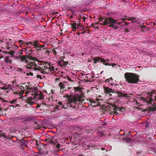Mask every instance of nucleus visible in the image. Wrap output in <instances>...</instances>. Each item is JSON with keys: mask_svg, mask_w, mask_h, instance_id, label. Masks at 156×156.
<instances>
[{"mask_svg": "<svg viewBox=\"0 0 156 156\" xmlns=\"http://www.w3.org/2000/svg\"><path fill=\"white\" fill-rule=\"evenodd\" d=\"M6 53L11 55L12 57L16 58L17 59L20 58L21 62L25 60L26 63L29 62L27 68L28 69L31 71L39 70L43 73L50 74L55 72V67L49 63L38 60L31 59L30 62L27 60V57L25 56H19L18 57H15L14 54V51H10Z\"/></svg>", "mask_w": 156, "mask_h": 156, "instance_id": "f257e3e1", "label": "nucleus"}, {"mask_svg": "<svg viewBox=\"0 0 156 156\" xmlns=\"http://www.w3.org/2000/svg\"><path fill=\"white\" fill-rule=\"evenodd\" d=\"M26 96L27 98V102L30 105H33L35 103L36 100H43L44 96L40 91L34 88L26 92Z\"/></svg>", "mask_w": 156, "mask_h": 156, "instance_id": "f03ea898", "label": "nucleus"}, {"mask_svg": "<svg viewBox=\"0 0 156 156\" xmlns=\"http://www.w3.org/2000/svg\"><path fill=\"white\" fill-rule=\"evenodd\" d=\"M71 99V105L77 103L81 104L84 101V94L82 93V88L80 87H73L70 90Z\"/></svg>", "mask_w": 156, "mask_h": 156, "instance_id": "7ed1b4c3", "label": "nucleus"}, {"mask_svg": "<svg viewBox=\"0 0 156 156\" xmlns=\"http://www.w3.org/2000/svg\"><path fill=\"white\" fill-rule=\"evenodd\" d=\"M124 76L127 82L129 83H136L139 80L138 76L132 73H126L125 74Z\"/></svg>", "mask_w": 156, "mask_h": 156, "instance_id": "20e7f679", "label": "nucleus"}, {"mask_svg": "<svg viewBox=\"0 0 156 156\" xmlns=\"http://www.w3.org/2000/svg\"><path fill=\"white\" fill-rule=\"evenodd\" d=\"M94 63H97V62H101L103 63L106 66H111L112 67H114L117 65L116 64L113 63L109 64L108 63L106 62L107 61H108V60H105L103 58H100L99 57H95L94 58Z\"/></svg>", "mask_w": 156, "mask_h": 156, "instance_id": "39448f33", "label": "nucleus"}, {"mask_svg": "<svg viewBox=\"0 0 156 156\" xmlns=\"http://www.w3.org/2000/svg\"><path fill=\"white\" fill-rule=\"evenodd\" d=\"M116 21L111 17H109L105 20L104 21L105 24L108 25V26L113 28L114 25L116 23Z\"/></svg>", "mask_w": 156, "mask_h": 156, "instance_id": "423d86ee", "label": "nucleus"}, {"mask_svg": "<svg viewBox=\"0 0 156 156\" xmlns=\"http://www.w3.org/2000/svg\"><path fill=\"white\" fill-rule=\"evenodd\" d=\"M30 44H32L35 47V48L37 49L38 50L43 48V49H44L45 48H46L45 45H40L38 44L37 41H35L33 42H29L28 43V45H29Z\"/></svg>", "mask_w": 156, "mask_h": 156, "instance_id": "0eeeda50", "label": "nucleus"}, {"mask_svg": "<svg viewBox=\"0 0 156 156\" xmlns=\"http://www.w3.org/2000/svg\"><path fill=\"white\" fill-rule=\"evenodd\" d=\"M71 99L69 98V101H67L66 102L64 103L63 105H65V107H66L67 108L68 107H72L74 108H75V105H78L80 104L75 103L74 104H72V105H71Z\"/></svg>", "mask_w": 156, "mask_h": 156, "instance_id": "6e6552de", "label": "nucleus"}, {"mask_svg": "<svg viewBox=\"0 0 156 156\" xmlns=\"http://www.w3.org/2000/svg\"><path fill=\"white\" fill-rule=\"evenodd\" d=\"M11 83V84H10V90H13L14 89L19 88V85L16 82V81H12Z\"/></svg>", "mask_w": 156, "mask_h": 156, "instance_id": "1a4fd4ad", "label": "nucleus"}, {"mask_svg": "<svg viewBox=\"0 0 156 156\" xmlns=\"http://www.w3.org/2000/svg\"><path fill=\"white\" fill-rule=\"evenodd\" d=\"M0 88L1 89L6 90L9 89V90H10V84H9L7 83L4 84L1 83H0Z\"/></svg>", "mask_w": 156, "mask_h": 156, "instance_id": "9d476101", "label": "nucleus"}, {"mask_svg": "<svg viewBox=\"0 0 156 156\" xmlns=\"http://www.w3.org/2000/svg\"><path fill=\"white\" fill-rule=\"evenodd\" d=\"M56 107L58 110L61 109L62 108H66V107H65V105H63L61 102H59L57 105H56Z\"/></svg>", "mask_w": 156, "mask_h": 156, "instance_id": "9b49d317", "label": "nucleus"}, {"mask_svg": "<svg viewBox=\"0 0 156 156\" xmlns=\"http://www.w3.org/2000/svg\"><path fill=\"white\" fill-rule=\"evenodd\" d=\"M102 101V99H101L100 98H97L95 100H91V103H96L98 104L97 105H99L100 104L101 102V101Z\"/></svg>", "mask_w": 156, "mask_h": 156, "instance_id": "f8f14e48", "label": "nucleus"}, {"mask_svg": "<svg viewBox=\"0 0 156 156\" xmlns=\"http://www.w3.org/2000/svg\"><path fill=\"white\" fill-rule=\"evenodd\" d=\"M5 62L7 64H10L12 62V60L10 58L9 56H7L4 58Z\"/></svg>", "mask_w": 156, "mask_h": 156, "instance_id": "ddd939ff", "label": "nucleus"}, {"mask_svg": "<svg viewBox=\"0 0 156 156\" xmlns=\"http://www.w3.org/2000/svg\"><path fill=\"white\" fill-rule=\"evenodd\" d=\"M17 100L16 99H14L13 100H12V101H10V103L12 104L13 105L14 104V105H12V106L13 107H16L17 105H15L16 103Z\"/></svg>", "mask_w": 156, "mask_h": 156, "instance_id": "4468645a", "label": "nucleus"}, {"mask_svg": "<svg viewBox=\"0 0 156 156\" xmlns=\"http://www.w3.org/2000/svg\"><path fill=\"white\" fill-rule=\"evenodd\" d=\"M107 80H108V82L110 83V84L112 86H114V85H116V84H115V83H112V80H113V79H112V78H110L109 79H108Z\"/></svg>", "mask_w": 156, "mask_h": 156, "instance_id": "2eb2a0df", "label": "nucleus"}, {"mask_svg": "<svg viewBox=\"0 0 156 156\" xmlns=\"http://www.w3.org/2000/svg\"><path fill=\"white\" fill-rule=\"evenodd\" d=\"M113 90L112 89L109 88H107L105 89V92L106 93L108 94L110 93L111 92H113Z\"/></svg>", "mask_w": 156, "mask_h": 156, "instance_id": "dca6fc26", "label": "nucleus"}, {"mask_svg": "<svg viewBox=\"0 0 156 156\" xmlns=\"http://www.w3.org/2000/svg\"><path fill=\"white\" fill-rule=\"evenodd\" d=\"M78 25L77 23H75L74 24H72V27L73 29L76 30V29L78 27Z\"/></svg>", "mask_w": 156, "mask_h": 156, "instance_id": "f3484780", "label": "nucleus"}, {"mask_svg": "<svg viewBox=\"0 0 156 156\" xmlns=\"http://www.w3.org/2000/svg\"><path fill=\"white\" fill-rule=\"evenodd\" d=\"M117 111H119L121 112H122L124 110V108L123 107H118L117 108Z\"/></svg>", "mask_w": 156, "mask_h": 156, "instance_id": "a211bd4d", "label": "nucleus"}, {"mask_svg": "<svg viewBox=\"0 0 156 156\" xmlns=\"http://www.w3.org/2000/svg\"><path fill=\"white\" fill-rule=\"evenodd\" d=\"M59 85L61 89H64L65 87V84L62 82H60L59 83Z\"/></svg>", "mask_w": 156, "mask_h": 156, "instance_id": "6ab92c4d", "label": "nucleus"}, {"mask_svg": "<svg viewBox=\"0 0 156 156\" xmlns=\"http://www.w3.org/2000/svg\"><path fill=\"white\" fill-rule=\"evenodd\" d=\"M125 140L127 143H129L131 142V140L130 138L126 137L125 139Z\"/></svg>", "mask_w": 156, "mask_h": 156, "instance_id": "aec40b11", "label": "nucleus"}, {"mask_svg": "<svg viewBox=\"0 0 156 156\" xmlns=\"http://www.w3.org/2000/svg\"><path fill=\"white\" fill-rule=\"evenodd\" d=\"M121 96L122 97H124L126 98L129 99V97L128 96L127 94H122Z\"/></svg>", "mask_w": 156, "mask_h": 156, "instance_id": "412c9836", "label": "nucleus"}, {"mask_svg": "<svg viewBox=\"0 0 156 156\" xmlns=\"http://www.w3.org/2000/svg\"><path fill=\"white\" fill-rule=\"evenodd\" d=\"M56 147L57 148H58L60 147V145L59 144H56Z\"/></svg>", "mask_w": 156, "mask_h": 156, "instance_id": "4be33fe9", "label": "nucleus"}, {"mask_svg": "<svg viewBox=\"0 0 156 156\" xmlns=\"http://www.w3.org/2000/svg\"><path fill=\"white\" fill-rule=\"evenodd\" d=\"M28 75H31L33 76V73H31V72H30L29 73H27Z\"/></svg>", "mask_w": 156, "mask_h": 156, "instance_id": "5701e85b", "label": "nucleus"}, {"mask_svg": "<svg viewBox=\"0 0 156 156\" xmlns=\"http://www.w3.org/2000/svg\"><path fill=\"white\" fill-rule=\"evenodd\" d=\"M54 52V54L55 55H56V54H57V52H56V51H54V52Z\"/></svg>", "mask_w": 156, "mask_h": 156, "instance_id": "b1692460", "label": "nucleus"}, {"mask_svg": "<svg viewBox=\"0 0 156 156\" xmlns=\"http://www.w3.org/2000/svg\"><path fill=\"white\" fill-rule=\"evenodd\" d=\"M155 94V96H154V99L155 100H156V94Z\"/></svg>", "mask_w": 156, "mask_h": 156, "instance_id": "393cba45", "label": "nucleus"}, {"mask_svg": "<svg viewBox=\"0 0 156 156\" xmlns=\"http://www.w3.org/2000/svg\"><path fill=\"white\" fill-rule=\"evenodd\" d=\"M101 134V136H103V134L102 133H100Z\"/></svg>", "mask_w": 156, "mask_h": 156, "instance_id": "a878e982", "label": "nucleus"}, {"mask_svg": "<svg viewBox=\"0 0 156 156\" xmlns=\"http://www.w3.org/2000/svg\"><path fill=\"white\" fill-rule=\"evenodd\" d=\"M103 72V71H102L100 73V74H102Z\"/></svg>", "mask_w": 156, "mask_h": 156, "instance_id": "bb28decb", "label": "nucleus"}, {"mask_svg": "<svg viewBox=\"0 0 156 156\" xmlns=\"http://www.w3.org/2000/svg\"><path fill=\"white\" fill-rule=\"evenodd\" d=\"M153 94H154L153 93V94H151V96H150L151 97L153 96Z\"/></svg>", "mask_w": 156, "mask_h": 156, "instance_id": "cd10ccee", "label": "nucleus"}, {"mask_svg": "<svg viewBox=\"0 0 156 156\" xmlns=\"http://www.w3.org/2000/svg\"><path fill=\"white\" fill-rule=\"evenodd\" d=\"M101 150H105V149H104V148H101Z\"/></svg>", "mask_w": 156, "mask_h": 156, "instance_id": "c85d7f7f", "label": "nucleus"}, {"mask_svg": "<svg viewBox=\"0 0 156 156\" xmlns=\"http://www.w3.org/2000/svg\"><path fill=\"white\" fill-rule=\"evenodd\" d=\"M117 24H119H119H120V23H117Z\"/></svg>", "mask_w": 156, "mask_h": 156, "instance_id": "c756f323", "label": "nucleus"}, {"mask_svg": "<svg viewBox=\"0 0 156 156\" xmlns=\"http://www.w3.org/2000/svg\"><path fill=\"white\" fill-rule=\"evenodd\" d=\"M101 96H99L98 97V98H101Z\"/></svg>", "mask_w": 156, "mask_h": 156, "instance_id": "7c9ffc66", "label": "nucleus"}, {"mask_svg": "<svg viewBox=\"0 0 156 156\" xmlns=\"http://www.w3.org/2000/svg\"><path fill=\"white\" fill-rule=\"evenodd\" d=\"M151 101H153V99H152V98H151Z\"/></svg>", "mask_w": 156, "mask_h": 156, "instance_id": "2f4dec72", "label": "nucleus"}, {"mask_svg": "<svg viewBox=\"0 0 156 156\" xmlns=\"http://www.w3.org/2000/svg\"><path fill=\"white\" fill-rule=\"evenodd\" d=\"M146 127H147L148 126L147 125H146Z\"/></svg>", "mask_w": 156, "mask_h": 156, "instance_id": "473e14b6", "label": "nucleus"}, {"mask_svg": "<svg viewBox=\"0 0 156 156\" xmlns=\"http://www.w3.org/2000/svg\"><path fill=\"white\" fill-rule=\"evenodd\" d=\"M69 80L71 81V80L70 79Z\"/></svg>", "mask_w": 156, "mask_h": 156, "instance_id": "72a5a7b5", "label": "nucleus"}, {"mask_svg": "<svg viewBox=\"0 0 156 156\" xmlns=\"http://www.w3.org/2000/svg\"><path fill=\"white\" fill-rule=\"evenodd\" d=\"M9 48H8V49H9Z\"/></svg>", "mask_w": 156, "mask_h": 156, "instance_id": "f704fd0d", "label": "nucleus"}]
</instances>
